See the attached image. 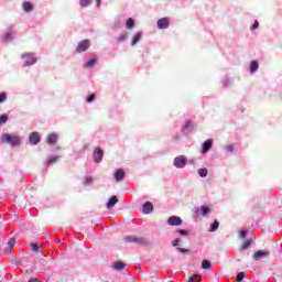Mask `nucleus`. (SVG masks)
Masks as SVG:
<instances>
[{
	"instance_id": "1",
	"label": "nucleus",
	"mask_w": 282,
	"mask_h": 282,
	"mask_svg": "<svg viewBox=\"0 0 282 282\" xmlns=\"http://www.w3.org/2000/svg\"><path fill=\"white\" fill-rule=\"evenodd\" d=\"M1 142L4 144H10L11 147H21V137L17 134H9V133H3L1 135Z\"/></svg>"
},
{
	"instance_id": "2",
	"label": "nucleus",
	"mask_w": 282,
	"mask_h": 282,
	"mask_svg": "<svg viewBox=\"0 0 282 282\" xmlns=\"http://www.w3.org/2000/svg\"><path fill=\"white\" fill-rule=\"evenodd\" d=\"M124 241L128 243H138L139 246H149L147 238H138L135 236H127L124 237Z\"/></svg>"
},
{
	"instance_id": "3",
	"label": "nucleus",
	"mask_w": 282,
	"mask_h": 282,
	"mask_svg": "<svg viewBox=\"0 0 282 282\" xmlns=\"http://www.w3.org/2000/svg\"><path fill=\"white\" fill-rule=\"evenodd\" d=\"M22 58L24 61V67L36 64V55H34V53H25L22 55Z\"/></svg>"
},
{
	"instance_id": "4",
	"label": "nucleus",
	"mask_w": 282,
	"mask_h": 282,
	"mask_svg": "<svg viewBox=\"0 0 282 282\" xmlns=\"http://www.w3.org/2000/svg\"><path fill=\"white\" fill-rule=\"evenodd\" d=\"M186 164H188V159L184 155H178L174 159L175 169H185Z\"/></svg>"
},
{
	"instance_id": "5",
	"label": "nucleus",
	"mask_w": 282,
	"mask_h": 282,
	"mask_svg": "<svg viewBox=\"0 0 282 282\" xmlns=\"http://www.w3.org/2000/svg\"><path fill=\"white\" fill-rule=\"evenodd\" d=\"M91 46V42L89 40H83L77 45L78 54H83V52H87Z\"/></svg>"
},
{
	"instance_id": "6",
	"label": "nucleus",
	"mask_w": 282,
	"mask_h": 282,
	"mask_svg": "<svg viewBox=\"0 0 282 282\" xmlns=\"http://www.w3.org/2000/svg\"><path fill=\"white\" fill-rule=\"evenodd\" d=\"M104 155H105V152L102 151V149L100 148L95 149L93 156L96 164H100V162H102Z\"/></svg>"
},
{
	"instance_id": "7",
	"label": "nucleus",
	"mask_w": 282,
	"mask_h": 282,
	"mask_svg": "<svg viewBox=\"0 0 282 282\" xmlns=\"http://www.w3.org/2000/svg\"><path fill=\"white\" fill-rule=\"evenodd\" d=\"M156 25L159 30H166V28L171 25V20H169V18H162L156 22Z\"/></svg>"
},
{
	"instance_id": "8",
	"label": "nucleus",
	"mask_w": 282,
	"mask_h": 282,
	"mask_svg": "<svg viewBox=\"0 0 282 282\" xmlns=\"http://www.w3.org/2000/svg\"><path fill=\"white\" fill-rule=\"evenodd\" d=\"M29 142L33 147L39 144V142H41V134H39V132H32L29 137Z\"/></svg>"
},
{
	"instance_id": "9",
	"label": "nucleus",
	"mask_w": 282,
	"mask_h": 282,
	"mask_svg": "<svg viewBox=\"0 0 282 282\" xmlns=\"http://www.w3.org/2000/svg\"><path fill=\"white\" fill-rule=\"evenodd\" d=\"M269 256H270V252L259 250L256 253H253V260L254 261H261V259H265V257H269Z\"/></svg>"
},
{
	"instance_id": "10",
	"label": "nucleus",
	"mask_w": 282,
	"mask_h": 282,
	"mask_svg": "<svg viewBox=\"0 0 282 282\" xmlns=\"http://www.w3.org/2000/svg\"><path fill=\"white\" fill-rule=\"evenodd\" d=\"M169 226H182V218L178 216H172L167 219Z\"/></svg>"
},
{
	"instance_id": "11",
	"label": "nucleus",
	"mask_w": 282,
	"mask_h": 282,
	"mask_svg": "<svg viewBox=\"0 0 282 282\" xmlns=\"http://www.w3.org/2000/svg\"><path fill=\"white\" fill-rule=\"evenodd\" d=\"M151 213H153V203L145 202L143 204V214L144 215H151Z\"/></svg>"
},
{
	"instance_id": "12",
	"label": "nucleus",
	"mask_w": 282,
	"mask_h": 282,
	"mask_svg": "<svg viewBox=\"0 0 282 282\" xmlns=\"http://www.w3.org/2000/svg\"><path fill=\"white\" fill-rule=\"evenodd\" d=\"M213 149V140L208 139L203 143L202 153H208Z\"/></svg>"
},
{
	"instance_id": "13",
	"label": "nucleus",
	"mask_w": 282,
	"mask_h": 282,
	"mask_svg": "<svg viewBox=\"0 0 282 282\" xmlns=\"http://www.w3.org/2000/svg\"><path fill=\"white\" fill-rule=\"evenodd\" d=\"M115 180H116V182H122V180H124V170L118 169L115 172Z\"/></svg>"
},
{
	"instance_id": "14",
	"label": "nucleus",
	"mask_w": 282,
	"mask_h": 282,
	"mask_svg": "<svg viewBox=\"0 0 282 282\" xmlns=\"http://www.w3.org/2000/svg\"><path fill=\"white\" fill-rule=\"evenodd\" d=\"M14 243H17V240L14 238H11L8 242L7 248L4 249V252L10 253L12 250H14Z\"/></svg>"
},
{
	"instance_id": "15",
	"label": "nucleus",
	"mask_w": 282,
	"mask_h": 282,
	"mask_svg": "<svg viewBox=\"0 0 282 282\" xmlns=\"http://www.w3.org/2000/svg\"><path fill=\"white\" fill-rule=\"evenodd\" d=\"M117 202H118V197L117 196L110 197L108 203H107V205H106L108 210H111V208H113V206H116Z\"/></svg>"
},
{
	"instance_id": "16",
	"label": "nucleus",
	"mask_w": 282,
	"mask_h": 282,
	"mask_svg": "<svg viewBox=\"0 0 282 282\" xmlns=\"http://www.w3.org/2000/svg\"><path fill=\"white\" fill-rule=\"evenodd\" d=\"M56 142H58V134H56V133L48 134L47 143L48 144H56Z\"/></svg>"
},
{
	"instance_id": "17",
	"label": "nucleus",
	"mask_w": 282,
	"mask_h": 282,
	"mask_svg": "<svg viewBox=\"0 0 282 282\" xmlns=\"http://www.w3.org/2000/svg\"><path fill=\"white\" fill-rule=\"evenodd\" d=\"M98 63V58L93 57L84 64V67L91 68Z\"/></svg>"
},
{
	"instance_id": "18",
	"label": "nucleus",
	"mask_w": 282,
	"mask_h": 282,
	"mask_svg": "<svg viewBox=\"0 0 282 282\" xmlns=\"http://www.w3.org/2000/svg\"><path fill=\"white\" fill-rule=\"evenodd\" d=\"M250 246H252V239H249V240L242 242L241 247L239 248V251L243 252V250H248V248H250Z\"/></svg>"
},
{
	"instance_id": "19",
	"label": "nucleus",
	"mask_w": 282,
	"mask_h": 282,
	"mask_svg": "<svg viewBox=\"0 0 282 282\" xmlns=\"http://www.w3.org/2000/svg\"><path fill=\"white\" fill-rule=\"evenodd\" d=\"M112 268L118 272H122V270H124V262L117 261L113 263Z\"/></svg>"
},
{
	"instance_id": "20",
	"label": "nucleus",
	"mask_w": 282,
	"mask_h": 282,
	"mask_svg": "<svg viewBox=\"0 0 282 282\" xmlns=\"http://www.w3.org/2000/svg\"><path fill=\"white\" fill-rule=\"evenodd\" d=\"M183 129L187 133H191V131H193V129H195V127L193 126V123L191 121H186L185 124L183 126Z\"/></svg>"
},
{
	"instance_id": "21",
	"label": "nucleus",
	"mask_w": 282,
	"mask_h": 282,
	"mask_svg": "<svg viewBox=\"0 0 282 282\" xmlns=\"http://www.w3.org/2000/svg\"><path fill=\"white\" fill-rule=\"evenodd\" d=\"M259 69V63L257 61H252L250 64V74H254Z\"/></svg>"
},
{
	"instance_id": "22",
	"label": "nucleus",
	"mask_w": 282,
	"mask_h": 282,
	"mask_svg": "<svg viewBox=\"0 0 282 282\" xmlns=\"http://www.w3.org/2000/svg\"><path fill=\"white\" fill-rule=\"evenodd\" d=\"M22 6H23L24 12H32L33 10L32 3H30L29 1H25Z\"/></svg>"
},
{
	"instance_id": "23",
	"label": "nucleus",
	"mask_w": 282,
	"mask_h": 282,
	"mask_svg": "<svg viewBox=\"0 0 282 282\" xmlns=\"http://www.w3.org/2000/svg\"><path fill=\"white\" fill-rule=\"evenodd\" d=\"M142 39V32H139L135 34V36L132 39L131 45H135L140 40Z\"/></svg>"
},
{
	"instance_id": "24",
	"label": "nucleus",
	"mask_w": 282,
	"mask_h": 282,
	"mask_svg": "<svg viewBox=\"0 0 282 282\" xmlns=\"http://www.w3.org/2000/svg\"><path fill=\"white\" fill-rule=\"evenodd\" d=\"M200 213L203 215V217H206V215H208V213H210V208H208V206L203 205L200 206Z\"/></svg>"
},
{
	"instance_id": "25",
	"label": "nucleus",
	"mask_w": 282,
	"mask_h": 282,
	"mask_svg": "<svg viewBox=\"0 0 282 282\" xmlns=\"http://www.w3.org/2000/svg\"><path fill=\"white\" fill-rule=\"evenodd\" d=\"M219 228V221L218 220H215L210 228H209V232H215L217 229Z\"/></svg>"
},
{
	"instance_id": "26",
	"label": "nucleus",
	"mask_w": 282,
	"mask_h": 282,
	"mask_svg": "<svg viewBox=\"0 0 282 282\" xmlns=\"http://www.w3.org/2000/svg\"><path fill=\"white\" fill-rule=\"evenodd\" d=\"M212 263L208 260H203L202 268L203 270H210Z\"/></svg>"
},
{
	"instance_id": "27",
	"label": "nucleus",
	"mask_w": 282,
	"mask_h": 282,
	"mask_svg": "<svg viewBox=\"0 0 282 282\" xmlns=\"http://www.w3.org/2000/svg\"><path fill=\"white\" fill-rule=\"evenodd\" d=\"M134 25H135V21H133V19L129 18L127 20L126 28H128V30H131V28H133Z\"/></svg>"
},
{
	"instance_id": "28",
	"label": "nucleus",
	"mask_w": 282,
	"mask_h": 282,
	"mask_svg": "<svg viewBox=\"0 0 282 282\" xmlns=\"http://www.w3.org/2000/svg\"><path fill=\"white\" fill-rule=\"evenodd\" d=\"M198 175L200 177H206L208 175V169H199L198 170Z\"/></svg>"
},
{
	"instance_id": "29",
	"label": "nucleus",
	"mask_w": 282,
	"mask_h": 282,
	"mask_svg": "<svg viewBox=\"0 0 282 282\" xmlns=\"http://www.w3.org/2000/svg\"><path fill=\"white\" fill-rule=\"evenodd\" d=\"M93 0H80L79 3L82 6V8H87L88 6L91 4Z\"/></svg>"
},
{
	"instance_id": "30",
	"label": "nucleus",
	"mask_w": 282,
	"mask_h": 282,
	"mask_svg": "<svg viewBox=\"0 0 282 282\" xmlns=\"http://www.w3.org/2000/svg\"><path fill=\"white\" fill-rule=\"evenodd\" d=\"M13 36L12 33L8 32L4 35H2V41H12Z\"/></svg>"
},
{
	"instance_id": "31",
	"label": "nucleus",
	"mask_w": 282,
	"mask_h": 282,
	"mask_svg": "<svg viewBox=\"0 0 282 282\" xmlns=\"http://www.w3.org/2000/svg\"><path fill=\"white\" fill-rule=\"evenodd\" d=\"M245 276H246V273L239 272V273L237 274V276H236V281H237V282H241V281H243Z\"/></svg>"
},
{
	"instance_id": "32",
	"label": "nucleus",
	"mask_w": 282,
	"mask_h": 282,
	"mask_svg": "<svg viewBox=\"0 0 282 282\" xmlns=\"http://www.w3.org/2000/svg\"><path fill=\"white\" fill-rule=\"evenodd\" d=\"M202 278L199 275L189 276L188 282H199Z\"/></svg>"
},
{
	"instance_id": "33",
	"label": "nucleus",
	"mask_w": 282,
	"mask_h": 282,
	"mask_svg": "<svg viewBox=\"0 0 282 282\" xmlns=\"http://www.w3.org/2000/svg\"><path fill=\"white\" fill-rule=\"evenodd\" d=\"M8 122V115L0 116V124H6Z\"/></svg>"
},
{
	"instance_id": "34",
	"label": "nucleus",
	"mask_w": 282,
	"mask_h": 282,
	"mask_svg": "<svg viewBox=\"0 0 282 282\" xmlns=\"http://www.w3.org/2000/svg\"><path fill=\"white\" fill-rule=\"evenodd\" d=\"M57 160H58V156H52V158H50L48 160H47V164L50 165V164H55V162H57Z\"/></svg>"
},
{
	"instance_id": "35",
	"label": "nucleus",
	"mask_w": 282,
	"mask_h": 282,
	"mask_svg": "<svg viewBox=\"0 0 282 282\" xmlns=\"http://www.w3.org/2000/svg\"><path fill=\"white\" fill-rule=\"evenodd\" d=\"M247 235H248V230H246V229H242V230H240V232H239V237H240L241 239H246Z\"/></svg>"
},
{
	"instance_id": "36",
	"label": "nucleus",
	"mask_w": 282,
	"mask_h": 282,
	"mask_svg": "<svg viewBox=\"0 0 282 282\" xmlns=\"http://www.w3.org/2000/svg\"><path fill=\"white\" fill-rule=\"evenodd\" d=\"M31 248H32L33 252H41V248L35 243H32Z\"/></svg>"
},
{
	"instance_id": "37",
	"label": "nucleus",
	"mask_w": 282,
	"mask_h": 282,
	"mask_svg": "<svg viewBox=\"0 0 282 282\" xmlns=\"http://www.w3.org/2000/svg\"><path fill=\"white\" fill-rule=\"evenodd\" d=\"M235 151V147L232 144H229L226 147V152L227 153H232Z\"/></svg>"
},
{
	"instance_id": "38",
	"label": "nucleus",
	"mask_w": 282,
	"mask_h": 282,
	"mask_svg": "<svg viewBox=\"0 0 282 282\" xmlns=\"http://www.w3.org/2000/svg\"><path fill=\"white\" fill-rule=\"evenodd\" d=\"M182 240L180 239V238H176L175 240H173L172 241V246L174 247V248H177L178 246H180V242H181Z\"/></svg>"
},
{
	"instance_id": "39",
	"label": "nucleus",
	"mask_w": 282,
	"mask_h": 282,
	"mask_svg": "<svg viewBox=\"0 0 282 282\" xmlns=\"http://www.w3.org/2000/svg\"><path fill=\"white\" fill-rule=\"evenodd\" d=\"M122 41H127V33L121 34V35L118 37V42H119V43H122Z\"/></svg>"
},
{
	"instance_id": "40",
	"label": "nucleus",
	"mask_w": 282,
	"mask_h": 282,
	"mask_svg": "<svg viewBox=\"0 0 282 282\" xmlns=\"http://www.w3.org/2000/svg\"><path fill=\"white\" fill-rule=\"evenodd\" d=\"M176 232H178V235H182L183 237H187L188 231L184 230V229H178L176 230Z\"/></svg>"
},
{
	"instance_id": "41",
	"label": "nucleus",
	"mask_w": 282,
	"mask_h": 282,
	"mask_svg": "<svg viewBox=\"0 0 282 282\" xmlns=\"http://www.w3.org/2000/svg\"><path fill=\"white\" fill-rule=\"evenodd\" d=\"M7 98L6 93H0V104L6 102Z\"/></svg>"
},
{
	"instance_id": "42",
	"label": "nucleus",
	"mask_w": 282,
	"mask_h": 282,
	"mask_svg": "<svg viewBox=\"0 0 282 282\" xmlns=\"http://www.w3.org/2000/svg\"><path fill=\"white\" fill-rule=\"evenodd\" d=\"M86 100H87L88 102H94V101L96 100V95H89V96L86 98Z\"/></svg>"
},
{
	"instance_id": "43",
	"label": "nucleus",
	"mask_w": 282,
	"mask_h": 282,
	"mask_svg": "<svg viewBox=\"0 0 282 282\" xmlns=\"http://www.w3.org/2000/svg\"><path fill=\"white\" fill-rule=\"evenodd\" d=\"M176 250L178 252H182L183 254H186V252H188V249H184V248H181V247H177Z\"/></svg>"
},
{
	"instance_id": "44",
	"label": "nucleus",
	"mask_w": 282,
	"mask_h": 282,
	"mask_svg": "<svg viewBox=\"0 0 282 282\" xmlns=\"http://www.w3.org/2000/svg\"><path fill=\"white\" fill-rule=\"evenodd\" d=\"M93 182H94V178L87 177V178L85 180L84 184L89 185V184H91Z\"/></svg>"
},
{
	"instance_id": "45",
	"label": "nucleus",
	"mask_w": 282,
	"mask_h": 282,
	"mask_svg": "<svg viewBox=\"0 0 282 282\" xmlns=\"http://www.w3.org/2000/svg\"><path fill=\"white\" fill-rule=\"evenodd\" d=\"M257 28H259V21H256V22L251 25V30H257Z\"/></svg>"
},
{
	"instance_id": "46",
	"label": "nucleus",
	"mask_w": 282,
	"mask_h": 282,
	"mask_svg": "<svg viewBox=\"0 0 282 282\" xmlns=\"http://www.w3.org/2000/svg\"><path fill=\"white\" fill-rule=\"evenodd\" d=\"M100 1H101V0H97V6H100Z\"/></svg>"
}]
</instances>
